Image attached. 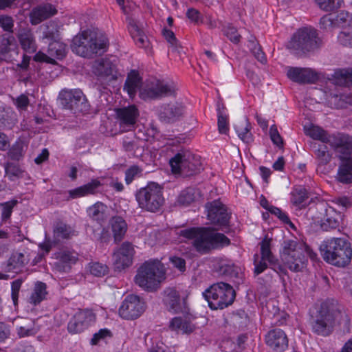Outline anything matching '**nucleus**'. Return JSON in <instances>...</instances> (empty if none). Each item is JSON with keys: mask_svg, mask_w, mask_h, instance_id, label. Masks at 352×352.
Returning a JSON list of instances; mask_svg holds the SVG:
<instances>
[{"mask_svg": "<svg viewBox=\"0 0 352 352\" xmlns=\"http://www.w3.org/2000/svg\"><path fill=\"white\" fill-rule=\"evenodd\" d=\"M177 234L186 239L192 240V246L200 254L230 244V239L223 234L210 228L197 227L180 230Z\"/></svg>", "mask_w": 352, "mask_h": 352, "instance_id": "1", "label": "nucleus"}, {"mask_svg": "<svg viewBox=\"0 0 352 352\" xmlns=\"http://www.w3.org/2000/svg\"><path fill=\"white\" fill-rule=\"evenodd\" d=\"M108 45V38L104 34L83 31L74 37L71 49L82 57L91 58L106 52Z\"/></svg>", "mask_w": 352, "mask_h": 352, "instance_id": "2", "label": "nucleus"}, {"mask_svg": "<svg viewBox=\"0 0 352 352\" xmlns=\"http://www.w3.org/2000/svg\"><path fill=\"white\" fill-rule=\"evenodd\" d=\"M307 256L314 260L317 254L306 243L290 239L283 241L281 258L291 271H302L307 266Z\"/></svg>", "mask_w": 352, "mask_h": 352, "instance_id": "3", "label": "nucleus"}, {"mask_svg": "<svg viewBox=\"0 0 352 352\" xmlns=\"http://www.w3.org/2000/svg\"><path fill=\"white\" fill-rule=\"evenodd\" d=\"M320 250L323 259L338 267L348 265L352 258V248L350 242L343 238H333L324 241Z\"/></svg>", "mask_w": 352, "mask_h": 352, "instance_id": "4", "label": "nucleus"}, {"mask_svg": "<svg viewBox=\"0 0 352 352\" xmlns=\"http://www.w3.org/2000/svg\"><path fill=\"white\" fill-rule=\"evenodd\" d=\"M165 278V270L158 260L145 261L138 270L134 281L136 285L147 292L155 291Z\"/></svg>", "mask_w": 352, "mask_h": 352, "instance_id": "5", "label": "nucleus"}, {"mask_svg": "<svg viewBox=\"0 0 352 352\" xmlns=\"http://www.w3.org/2000/svg\"><path fill=\"white\" fill-rule=\"evenodd\" d=\"M322 46L316 30L304 28L296 32L287 43V48L298 56L313 52Z\"/></svg>", "mask_w": 352, "mask_h": 352, "instance_id": "6", "label": "nucleus"}, {"mask_svg": "<svg viewBox=\"0 0 352 352\" xmlns=\"http://www.w3.org/2000/svg\"><path fill=\"white\" fill-rule=\"evenodd\" d=\"M235 296L232 287L223 282L213 284L203 292L204 298L213 310L223 309L232 305Z\"/></svg>", "mask_w": 352, "mask_h": 352, "instance_id": "7", "label": "nucleus"}, {"mask_svg": "<svg viewBox=\"0 0 352 352\" xmlns=\"http://www.w3.org/2000/svg\"><path fill=\"white\" fill-rule=\"evenodd\" d=\"M135 199L141 209L151 212L159 211L164 204L162 188L155 182L137 190Z\"/></svg>", "mask_w": 352, "mask_h": 352, "instance_id": "8", "label": "nucleus"}, {"mask_svg": "<svg viewBox=\"0 0 352 352\" xmlns=\"http://www.w3.org/2000/svg\"><path fill=\"white\" fill-rule=\"evenodd\" d=\"M171 170L175 174L190 177L199 173L201 169L199 156L189 151H180L169 162Z\"/></svg>", "mask_w": 352, "mask_h": 352, "instance_id": "9", "label": "nucleus"}, {"mask_svg": "<svg viewBox=\"0 0 352 352\" xmlns=\"http://www.w3.org/2000/svg\"><path fill=\"white\" fill-rule=\"evenodd\" d=\"M58 100L63 109L74 114L87 113L89 111L87 100L80 89H62L58 94Z\"/></svg>", "mask_w": 352, "mask_h": 352, "instance_id": "10", "label": "nucleus"}, {"mask_svg": "<svg viewBox=\"0 0 352 352\" xmlns=\"http://www.w3.org/2000/svg\"><path fill=\"white\" fill-rule=\"evenodd\" d=\"M336 311L337 309L333 302L325 301L321 303L316 319L312 322L313 331L318 335L324 336L329 335Z\"/></svg>", "mask_w": 352, "mask_h": 352, "instance_id": "11", "label": "nucleus"}, {"mask_svg": "<svg viewBox=\"0 0 352 352\" xmlns=\"http://www.w3.org/2000/svg\"><path fill=\"white\" fill-rule=\"evenodd\" d=\"M349 141L335 151L340 160L336 179L342 184L352 183V137Z\"/></svg>", "mask_w": 352, "mask_h": 352, "instance_id": "12", "label": "nucleus"}, {"mask_svg": "<svg viewBox=\"0 0 352 352\" xmlns=\"http://www.w3.org/2000/svg\"><path fill=\"white\" fill-rule=\"evenodd\" d=\"M306 133L314 140L328 144L334 151L343 146L344 143H350L349 140L352 138V136L342 133L330 134L318 126H310L307 129Z\"/></svg>", "mask_w": 352, "mask_h": 352, "instance_id": "13", "label": "nucleus"}, {"mask_svg": "<svg viewBox=\"0 0 352 352\" xmlns=\"http://www.w3.org/2000/svg\"><path fill=\"white\" fill-rule=\"evenodd\" d=\"M175 87L162 81L156 80L147 83L140 89V97L144 100L159 99L163 97L173 96Z\"/></svg>", "mask_w": 352, "mask_h": 352, "instance_id": "14", "label": "nucleus"}, {"mask_svg": "<svg viewBox=\"0 0 352 352\" xmlns=\"http://www.w3.org/2000/svg\"><path fill=\"white\" fill-rule=\"evenodd\" d=\"M144 310V302L136 295L127 296L119 308V315L124 319L134 320Z\"/></svg>", "mask_w": 352, "mask_h": 352, "instance_id": "15", "label": "nucleus"}, {"mask_svg": "<svg viewBox=\"0 0 352 352\" xmlns=\"http://www.w3.org/2000/svg\"><path fill=\"white\" fill-rule=\"evenodd\" d=\"M93 72L101 80L107 82L115 80L118 78L116 60L110 58L97 60L93 65Z\"/></svg>", "mask_w": 352, "mask_h": 352, "instance_id": "16", "label": "nucleus"}, {"mask_svg": "<svg viewBox=\"0 0 352 352\" xmlns=\"http://www.w3.org/2000/svg\"><path fill=\"white\" fill-rule=\"evenodd\" d=\"M117 120L120 131L127 132L135 127L139 111L135 105L116 109Z\"/></svg>", "mask_w": 352, "mask_h": 352, "instance_id": "17", "label": "nucleus"}, {"mask_svg": "<svg viewBox=\"0 0 352 352\" xmlns=\"http://www.w3.org/2000/svg\"><path fill=\"white\" fill-rule=\"evenodd\" d=\"M208 219L212 223L219 226L228 225L230 214L219 200H214L206 204Z\"/></svg>", "mask_w": 352, "mask_h": 352, "instance_id": "18", "label": "nucleus"}, {"mask_svg": "<svg viewBox=\"0 0 352 352\" xmlns=\"http://www.w3.org/2000/svg\"><path fill=\"white\" fill-rule=\"evenodd\" d=\"M47 52L49 55L41 52H37L34 57V60L36 62H45L56 64V62L54 58L60 60L65 56L66 45L59 41L58 39L51 41L48 45Z\"/></svg>", "mask_w": 352, "mask_h": 352, "instance_id": "19", "label": "nucleus"}, {"mask_svg": "<svg viewBox=\"0 0 352 352\" xmlns=\"http://www.w3.org/2000/svg\"><path fill=\"white\" fill-rule=\"evenodd\" d=\"M95 319V314L91 310H80L69 322L67 324L68 331L74 334L81 333L88 328Z\"/></svg>", "mask_w": 352, "mask_h": 352, "instance_id": "20", "label": "nucleus"}, {"mask_svg": "<svg viewBox=\"0 0 352 352\" xmlns=\"http://www.w3.org/2000/svg\"><path fill=\"white\" fill-rule=\"evenodd\" d=\"M19 54L15 38L10 34L0 37V63H12Z\"/></svg>", "mask_w": 352, "mask_h": 352, "instance_id": "21", "label": "nucleus"}, {"mask_svg": "<svg viewBox=\"0 0 352 352\" xmlns=\"http://www.w3.org/2000/svg\"><path fill=\"white\" fill-rule=\"evenodd\" d=\"M164 303L168 311L173 314H182L185 315L189 314L186 298L181 300L179 292L174 289H168L166 292Z\"/></svg>", "mask_w": 352, "mask_h": 352, "instance_id": "22", "label": "nucleus"}, {"mask_svg": "<svg viewBox=\"0 0 352 352\" xmlns=\"http://www.w3.org/2000/svg\"><path fill=\"white\" fill-rule=\"evenodd\" d=\"M135 250L129 242H124L113 254V265L120 271L131 265Z\"/></svg>", "mask_w": 352, "mask_h": 352, "instance_id": "23", "label": "nucleus"}, {"mask_svg": "<svg viewBox=\"0 0 352 352\" xmlns=\"http://www.w3.org/2000/svg\"><path fill=\"white\" fill-rule=\"evenodd\" d=\"M54 269L60 273L69 272L78 260V254L74 250H61L56 254Z\"/></svg>", "mask_w": 352, "mask_h": 352, "instance_id": "24", "label": "nucleus"}, {"mask_svg": "<svg viewBox=\"0 0 352 352\" xmlns=\"http://www.w3.org/2000/svg\"><path fill=\"white\" fill-rule=\"evenodd\" d=\"M184 109V106L178 102L163 104L158 111L159 119L164 123H173L183 116Z\"/></svg>", "mask_w": 352, "mask_h": 352, "instance_id": "25", "label": "nucleus"}, {"mask_svg": "<svg viewBox=\"0 0 352 352\" xmlns=\"http://www.w3.org/2000/svg\"><path fill=\"white\" fill-rule=\"evenodd\" d=\"M287 76L292 81L300 84L314 83L319 78L314 70L307 67H289L287 69Z\"/></svg>", "mask_w": 352, "mask_h": 352, "instance_id": "26", "label": "nucleus"}, {"mask_svg": "<svg viewBox=\"0 0 352 352\" xmlns=\"http://www.w3.org/2000/svg\"><path fill=\"white\" fill-rule=\"evenodd\" d=\"M195 318L190 312L183 316L174 317L169 322V329L177 333L190 334L196 329V325L193 323Z\"/></svg>", "mask_w": 352, "mask_h": 352, "instance_id": "27", "label": "nucleus"}, {"mask_svg": "<svg viewBox=\"0 0 352 352\" xmlns=\"http://www.w3.org/2000/svg\"><path fill=\"white\" fill-rule=\"evenodd\" d=\"M316 208L324 212V217L322 219L320 224L322 230L329 231L338 227V214L333 208L328 207L326 204H320L317 206Z\"/></svg>", "mask_w": 352, "mask_h": 352, "instance_id": "28", "label": "nucleus"}, {"mask_svg": "<svg viewBox=\"0 0 352 352\" xmlns=\"http://www.w3.org/2000/svg\"><path fill=\"white\" fill-rule=\"evenodd\" d=\"M266 344L273 350H285L288 345V340L285 332L280 329L269 331L265 336Z\"/></svg>", "mask_w": 352, "mask_h": 352, "instance_id": "29", "label": "nucleus"}, {"mask_svg": "<svg viewBox=\"0 0 352 352\" xmlns=\"http://www.w3.org/2000/svg\"><path fill=\"white\" fill-rule=\"evenodd\" d=\"M77 235L78 232L74 228L63 221H58L54 224L53 243H58L62 240H69Z\"/></svg>", "mask_w": 352, "mask_h": 352, "instance_id": "30", "label": "nucleus"}, {"mask_svg": "<svg viewBox=\"0 0 352 352\" xmlns=\"http://www.w3.org/2000/svg\"><path fill=\"white\" fill-rule=\"evenodd\" d=\"M56 12V8L50 3L38 6L31 11L30 22L32 25H38L43 21L54 16Z\"/></svg>", "mask_w": 352, "mask_h": 352, "instance_id": "31", "label": "nucleus"}, {"mask_svg": "<svg viewBox=\"0 0 352 352\" xmlns=\"http://www.w3.org/2000/svg\"><path fill=\"white\" fill-rule=\"evenodd\" d=\"M101 186L102 184L99 180L92 179L90 182L85 185L69 190V197L76 199L89 195H95L99 192L98 189Z\"/></svg>", "mask_w": 352, "mask_h": 352, "instance_id": "32", "label": "nucleus"}, {"mask_svg": "<svg viewBox=\"0 0 352 352\" xmlns=\"http://www.w3.org/2000/svg\"><path fill=\"white\" fill-rule=\"evenodd\" d=\"M201 197V190L194 187H188L181 191L178 195L176 204L180 206H188L192 203Z\"/></svg>", "mask_w": 352, "mask_h": 352, "instance_id": "33", "label": "nucleus"}, {"mask_svg": "<svg viewBox=\"0 0 352 352\" xmlns=\"http://www.w3.org/2000/svg\"><path fill=\"white\" fill-rule=\"evenodd\" d=\"M126 21L129 31L136 45L140 47H148L149 41L143 31L138 26L136 21L130 16L126 17Z\"/></svg>", "mask_w": 352, "mask_h": 352, "instance_id": "34", "label": "nucleus"}, {"mask_svg": "<svg viewBox=\"0 0 352 352\" xmlns=\"http://www.w3.org/2000/svg\"><path fill=\"white\" fill-rule=\"evenodd\" d=\"M29 261L25 252H14L8 260L6 270L7 272H16L27 265Z\"/></svg>", "mask_w": 352, "mask_h": 352, "instance_id": "35", "label": "nucleus"}, {"mask_svg": "<svg viewBox=\"0 0 352 352\" xmlns=\"http://www.w3.org/2000/svg\"><path fill=\"white\" fill-rule=\"evenodd\" d=\"M18 38L22 49L28 53H34L36 50L35 38L29 29H21L18 33Z\"/></svg>", "mask_w": 352, "mask_h": 352, "instance_id": "36", "label": "nucleus"}, {"mask_svg": "<svg viewBox=\"0 0 352 352\" xmlns=\"http://www.w3.org/2000/svg\"><path fill=\"white\" fill-rule=\"evenodd\" d=\"M142 78L137 70H131L126 79L124 89L126 91L131 98L135 96L137 90L140 89Z\"/></svg>", "mask_w": 352, "mask_h": 352, "instance_id": "37", "label": "nucleus"}, {"mask_svg": "<svg viewBox=\"0 0 352 352\" xmlns=\"http://www.w3.org/2000/svg\"><path fill=\"white\" fill-rule=\"evenodd\" d=\"M111 226L116 241H120L127 230V224L121 217H113L111 219Z\"/></svg>", "mask_w": 352, "mask_h": 352, "instance_id": "38", "label": "nucleus"}, {"mask_svg": "<svg viewBox=\"0 0 352 352\" xmlns=\"http://www.w3.org/2000/svg\"><path fill=\"white\" fill-rule=\"evenodd\" d=\"M333 81L336 85L344 87L352 86V68L336 70L333 75Z\"/></svg>", "mask_w": 352, "mask_h": 352, "instance_id": "39", "label": "nucleus"}, {"mask_svg": "<svg viewBox=\"0 0 352 352\" xmlns=\"http://www.w3.org/2000/svg\"><path fill=\"white\" fill-rule=\"evenodd\" d=\"M251 125L248 120L244 118L234 125V129L239 138L245 143H250L253 141V136L250 132Z\"/></svg>", "mask_w": 352, "mask_h": 352, "instance_id": "40", "label": "nucleus"}, {"mask_svg": "<svg viewBox=\"0 0 352 352\" xmlns=\"http://www.w3.org/2000/svg\"><path fill=\"white\" fill-rule=\"evenodd\" d=\"M214 270L219 275L232 276L235 273L234 265L232 261L223 258L214 260Z\"/></svg>", "mask_w": 352, "mask_h": 352, "instance_id": "41", "label": "nucleus"}, {"mask_svg": "<svg viewBox=\"0 0 352 352\" xmlns=\"http://www.w3.org/2000/svg\"><path fill=\"white\" fill-rule=\"evenodd\" d=\"M311 148L320 164H327L331 160V154L324 144H319L316 142L311 144Z\"/></svg>", "mask_w": 352, "mask_h": 352, "instance_id": "42", "label": "nucleus"}, {"mask_svg": "<svg viewBox=\"0 0 352 352\" xmlns=\"http://www.w3.org/2000/svg\"><path fill=\"white\" fill-rule=\"evenodd\" d=\"M46 289L47 286L45 283L37 282L29 298L30 303L36 305L45 299L46 295L47 294Z\"/></svg>", "mask_w": 352, "mask_h": 352, "instance_id": "43", "label": "nucleus"}, {"mask_svg": "<svg viewBox=\"0 0 352 352\" xmlns=\"http://www.w3.org/2000/svg\"><path fill=\"white\" fill-rule=\"evenodd\" d=\"M107 206L101 202H97L87 210L88 215L94 221L101 223L105 219Z\"/></svg>", "mask_w": 352, "mask_h": 352, "instance_id": "44", "label": "nucleus"}, {"mask_svg": "<svg viewBox=\"0 0 352 352\" xmlns=\"http://www.w3.org/2000/svg\"><path fill=\"white\" fill-rule=\"evenodd\" d=\"M17 334L19 338L34 336L39 331V328L35 325V321L31 319H27L25 322L16 329Z\"/></svg>", "mask_w": 352, "mask_h": 352, "instance_id": "45", "label": "nucleus"}, {"mask_svg": "<svg viewBox=\"0 0 352 352\" xmlns=\"http://www.w3.org/2000/svg\"><path fill=\"white\" fill-rule=\"evenodd\" d=\"M15 121V113L11 109L0 107V129H10Z\"/></svg>", "mask_w": 352, "mask_h": 352, "instance_id": "46", "label": "nucleus"}, {"mask_svg": "<svg viewBox=\"0 0 352 352\" xmlns=\"http://www.w3.org/2000/svg\"><path fill=\"white\" fill-rule=\"evenodd\" d=\"M162 34L166 41L170 44V47L173 52L181 54L183 50V47L181 45L179 41L175 37L174 32L166 28L162 30Z\"/></svg>", "mask_w": 352, "mask_h": 352, "instance_id": "47", "label": "nucleus"}, {"mask_svg": "<svg viewBox=\"0 0 352 352\" xmlns=\"http://www.w3.org/2000/svg\"><path fill=\"white\" fill-rule=\"evenodd\" d=\"M271 239L265 236L260 243L261 254L263 260H267L268 263H274L276 258L271 251Z\"/></svg>", "mask_w": 352, "mask_h": 352, "instance_id": "48", "label": "nucleus"}, {"mask_svg": "<svg viewBox=\"0 0 352 352\" xmlns=\"http://www.w3.org/2000/svg\"><path fill=\"white\" fill-rule=\"evenodd\" d=\"M6 176L12 181L23 177V170L14 162H8L5 166Z\"/></svg>", "mask_w": 352, "mask_h": 352, "instance_id": "49", "label": "nucleus"}, {"mask_svg": "<svg viewBox=\"0 0 352 352\" xmlns=\"http://www.w3.org/2000/svg\"><path fill=\"white\" fill-rule=\"evenodd\" d=\"M338 42L344 47H352V23L338 34Z\"/></svg>", "mask_w": 352, "mask_h": 352, "instance_id": "50", "label": "nucleus"}, {"mask_svg": "<svg viewBox=\"0 0 352 352\" xmlns=\"http://www.w3.org/2000/svg\"><path fill=\"white\" fill-rule=\"evenodd\" d=\"M88 269L89 272L98 277H102L107 274L109 267L107 265L100 262H91L89 263Z\"/></svg>", "mask_w": 352, "mask_h": 352, "instance_id": "51", "label": "nucleus"}, {"mask_svg": "<svg viewBox=\"0 0 352 352\" xmlns=\"http://www.w3.org/2000/svg\"><path fill=\"white\" fill-rule=\"evenodd\" d=\"M27 148L28 145L24 141L21 140L16 141L10 151L11 157L14 160H19L23 156Z\"/></svg>", "mask_w": 352, "mask_h": 352, "instance_id": "52", "label": "nucleus"}, {"mask_svg": "<svg viewBox=\"0 0 352 352\" xmlns=\"http://www.w3.org/2000/svg\"><path fill=\"white\" fill-rule=\"evenodd\" d=\"M336 27H340L342 30L352 23V14L346 11H341L334 15Z\"/></svg>", "mask_w": 352, "mask_h": 352, "instance_id": "53", "label": "nucleus"}, {"mask_svg": "<svg viewBox=\"0 0 352 352\" xmlns=\"http://www.w3.org/2000/svg\"><path fill=\"white\" fill-rule=\"evenodd\" d=\"M333 99V104L337 109H344L349 105L352 106V96L349 94L335 95Z\"/></svg>", "mask_w": 352, "mask_h": 352, "instance_id": "54", "label": "nucleus"}, {"mask_svg": "<svg viewBox=\"0 0 352 352\" xmlns=\"http://www.w3.org/2000/svg\"><path fill=\"white\" fill-rule=\"evenodd\" d=\"M218 130L221 134H227L229 131L228 116L220 108L218 109Z\"/></svg>", "mask_w": 352, "mask_h": 352, "instance_id": "55", "label": "nucleus"}, {"mask_svg": "<svg viewBox=\"0 0 352 352\" xmlns=\"http://www.w3.org/2000/svg\"><path fill=\"white\" fill-rule=\"evenodd\" d=\"M315 1L320 9L330 12L339 8L342 0H315Z\"/></svg>", "mask_w": 352, "mask_h": 352, "instance_id": "56", "label": "nucleus"}, {"mask_svg": "<svg viewBox=\"0 0 352 352\" xmlns=\"http://www.w3.org/2000/svg\"><path fill=\"white\" fill-rule=\"evenodd\" d=\"M58 30L57 26L52 23L45 26L43 32V38L53 41L58 39Z\"/></svg>", "mask_w": 352, "mask_h": 352, "instance_id": "57", "label": "nucleus"}, {"mask_svg": "<svg viewBox=\"0 0 352 352\" xmlns=\"http://www.w3.org/2000/svg\"><path fill=\"white\" fill-rule=\"evenodd\" d=\"M267 210L272 214L276 216L281 221L294 227V224L290 221L287 214L282 211L280 208L275 206H269Z\"/></svg>", "mask_w": 352, "mask_h": 352, "instance_id": "58", "label": "nucleus"}, {"mask_svg": "<svg viewBox=\"0 0 352 352\" xmlns=\"http://www.w3.org/2000/svg\"><path fill=\"white\" fill-rule=\"evenodd\" d=\"M307 199L308 197L305 190L300 189L292 194V201L296 206H304Z\"/></svg>", "mask_w": 352, "mask_h": 352, "instance_id": "59", "label": "nucleus"}, {"mask_svg": "<svg viewBox=\"0 0 352 352\" xmlns=\"http://www.w3.org/2000/svg\"><path fill=\"white\" fill-rule=\"evenodd\" d=\"M142 169L138 166H132L125 172V181L127 184H131L133 180L141 175Z\"/></svg>", "mask_w": 352, "mask_h": 352, "instance_id": "60", "label": "nucleus"}, {"mask_svg": "<svg viewBox=\"0 0 352 352\" xmlns=\"http://www.w3.org/2000/svg\"><path fill=\"white\" fill-rule=\"evenodd\" d=\"M16 201H12L6 202L1 204V219L5 221L9 219L12 212V209L14 206L16 204Z\"/></svg>", "mask_w": 352, "mask_h": 352, "instance_id": "61", "label": "nucleus"}, {"mask_svg": "<svg viewBox=\"0 0 352 352\" xmlns=\"http://www.w3.org/2000/svg\"><path fill=\"white\" fill-rule=\"evenodd\" d=\"M122 146L126 151L131 152L138 147V141L134 137H124L122 140Z\"/></svg>", "mask_w": 352, "mask_h": 352, "instance_id": "62", "label": "nucleus"}, {"mask_svg": "<svg viewBox=\"0 0 352 352\" xmlns=\"http://www.w3.org/2000/svg\"><path fill=\"white\" fill-rule=\"evenodd\" d=\"M321 28L327 30L333 27H336L334 19V14H328L323 16L320 20Z\"/></svg>", "mask_w": 352, "mask_h": 352, "instance_id": "63", "label": "nucleus"}, {"mask_svg": "<svg viewBox=\"0 0 352 352\" xmlns=\"http://www.w3.org/2000/svg\"><path fill=\"white\" fill-rule=\"evenodd\" d=\"M14 104L19 111H25L30 104V100L26 95L21 94L14 100Z\"/></svg>", "mask_w": 352, "mask_h": 352, "instance_id": "64", "label": "nucleus"}]
</instances>
